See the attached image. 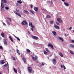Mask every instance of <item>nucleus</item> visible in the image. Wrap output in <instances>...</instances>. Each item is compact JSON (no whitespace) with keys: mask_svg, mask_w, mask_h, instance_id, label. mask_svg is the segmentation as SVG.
I'll return each instance as SVG.
<instances>
[{"mask_svg":"<svg viewBox=\"0 0 74 74\" xmlns=\"http://www.w3.org/2000/svg\"><path fill=\"white\" fill-rule=\"evenodd\" d=\"M48 47H50L52 49H53V46L51 43H49L48 44Z\"/></svg>","mask_w":74,"mask_h":74,"instance_id":"obj_4","label":"nucleus"},{"mask_svg":"<svg viewBox=\"0 0 74 74\" xmlns=\"http://www.w3.org/2000/svg\"><path fill=\"white\" fill-rule=\"evenodd\" d=\"M28 33H29V34H30V32L29 31L28 32Z\"/></svg>","mask_w":74,"mask_h":74,"instance_id":"obj_57","label":"nucleus"},{"mask_svg":"<svg viewBox=\"0 0 74 74\" xmlns=\"http://www.w3.org/2000/svg\"><path fill=\"white\" fill-rule=\"evenodd\" d=\"M23 61H24L25 63L26 62V59L25 58V57H23Z\"/></svg>","mask_w":74,"mask_h":74,"instance_id":"obj_14","label":"nucleus"},{"mask_svg":"<svg viewBox=\"0 0 74 74\" xmlns=\"http://www.w3.org/2000/svg\"><path fill=\"white\" fill-rule=\"evenodd\" d=\"M72 29V27H70L69 28V29L70 30H71Z\"/></svg>","mask_w":74,"mask_h":74,"instance_id":"obj_51","label":"nucleus"},{"mask_svg":"<svg viewBox=\"0 0 74 74\" xmlns=\"http://www.w3.org/2000/svg\"><path fill=\"white\" fill-rule=\"evenodd\" d=\"M3 66L4 67H7V64H5Z\"/></svg>","mask_w":74,"mask_h":74,"instance_id":"obj_43","label":"nucleus"},{"mask_svg":"<svg viewBox=\"0 0 74 74\" xmlns=\"http://www.w3.org/2000/svg\"><path fill=\"white\" fill-rule=\"evenodd\" d=\"M1 3H7V1L5 0H1Z\"/></svg>","mask_w":74,"mask_h":74,"instance_id":"obj_10","label":"nucleus"},{"mask_svg":"<svg viewBox=\"0 0 74 74\" xmlns=\"http://www.w3.org/2000/svg\"><path fill=\"white\" fill-rule=\"evenodd\" d=\"M32 37L33 39H34V40H38V37L34 36L33 35L32 36Z\"/></svg>","mask_w":74,"mask_h":74,"instance_id":"obj_3","label":"nucleus"},{"mask_svg":"<svg viewBox=\"0 0 74 74\" xmlns=\"http://www.w3.org/2000/svg\"><path fill=\"white\" fill-rule=\"evenodd\" d=\"M31 27H32V28H34V26H33V25H32Z\"/></svg>","mask_w":74,"mask_h":74,"instance_id":"obj_44","label":"nucleus"},{"mask_svg":"<svg viewBox=\"0 0 74 74\" xmlns=\"http://www.w3.org/2000/svg\"><path fill=\"white\" fill-rule=\"evenodd\" d=\"M54 27H55V28H56V29H59V27L55 25H54Z\"/></svg>","mask_w":74,"mask_h":74,"instance_id":"obj_13","label":"nucleus"},{"mask_svg":"<svg viewBox=\"0 0 74 74\" xmlns=\"http://www.w3.org/2000/svg\"><path fill=\"white\" fill-rule=\"evenodd\" d=\"M51 3H52V1H51Z\"/></svg>","mask_w":74,"mask_h":74,"instance_id":"obj_61","label":"nucleus"},{"mask_svg":"<svg viewBox=\"0 0 74 74\" xmlns=\"http://www.w3.org/2000/svg\"><path fill=\"white\" fill-rule=\"evenodd\" d=\"M1 5L2 8H1V10H3V8L4 6V4L3 3H1Z\"/></svg>","mask_w":74,"mask_h":74,"instance_id":"obj_11","label":"nucleus"},{"mask_svg":"<svg viewBox=\"0 0 74 74\" xmlns=\"http://www.w3.org/2000/svg\"><path fill=\"white\" fill-rule=\"evenodd\" d=\"M47 18H51V16H50L49 15H47Z\"/></svg>","mask_w":74,"mask_h":74,"instance_id":"obj_31","label":"nucleus"},{"mask_svg":"<svg viewBox=\"0 0 74 74\" xmlns=\"http://www.w3.org/2000/svg\"><path fill=\"white\" fill-rule=\"evenodd\" d=\"M29 25L30 26H32V23H29Z\"/></svg>","mask_w":74,"mask_h":74,"instance_id":"obj_33","label":"nucleus"},{"mask_svg":"<svg viewBox=\"0 0 74 74\" xmlns=\"http://www.w3.org/2000/svg\"><path fill=\"white\" fill-rule=\"evenodd\" d=\"M31 30H32V31H33V30H34V29H33V28H31Z\"/></svg>","mask_w":74,"mask_h":74,"instance_id":"obj_53","label":"nucleus"},{"mask_svg":"<svg viewBox=\"0 0 74 74\" xmlns=\"http://www.w3.org/2000/svg\"><path fill=\"white\" fill-rule=\"evenodd\" d=\"M57 20L58 22H60V23H62V21L61 20L60 18H58L57 19Z\"/></svg>","mask_w":74,"mask_h":74,"instance_id":"obj_5","label":"nucleus"},{"mask_svg":"<svg viewBox=\"0 0 74 74\" xmlns=\"http://www.w3.org/2000/svg\"><path fill=\"white\" fill-rule=\"evenodd\" d=\"M6 22H7V23L8 24V25H10V22H8V21H6Z\"/></svg>","mask_w":74,"mask_h":74,"instance_id":"obj_32","label":"nucleus"},{"mask_svg":"<svg viewBox=\"0 0 74 74\" xmlns=\"http://www.w3.org/2000/svg\"><path fill=\"white\" fill-rule=\"evenodd\" d=\"M23 12L25 14H29V12L28 11H27V10H24L23 11Z\"/></svg>","mask_w":74,"mask_h":74,"instance_id":"obj_12","label":"nucleus"},{"mask_svg":"<svg viewBox=\"0 0 74 74\" xmlns=\"http://www.w3.org/2000/svg\"><path fill=\"white\" fill-rule=\"evenodd\" d=\"M16 5H17V6L18 5V3H16Z\"/></svg>","mask_w":74,"mask_h":74,"instance_id":"obj_54","label":"nucleus"},{"mask_svg":"<svg viewBox=\"0 0 74 74\" xmlns=\"http://www.w3.org/2000/svg\"><path fill=\"white\" fill-rule=\"evenodd\" d=\"M52 60L53 61V64H56L57 63L56 60V59H52Z\"/></svg>","mask_w":74,"mask_h":74,"instance_id":"obj_7","label":"nucleus"},{"mask_svg":"<svg viewBox=\"0 0 74 74\" xmlns=\"http://www.w3.org/2000/svg\"><path fill=\"white\" fill-rule=\"evenodd\" d=\"M7 64H8V62H7Z\"/></svg>","mask_w":74,"mask_h":74,"instance_id":"obj_63","label":"nucleus"},{"mask_svg":"<svg viewBox=\"0 0 74 74\" xmlns=\"http://www.w3.org/2000/svg\"><path fill=\"white\" fill-rule=\"evenodd\" d=\"M70 52L71 53V54H72V55H74V53L73 52V51L71 50H70Z\"/></svg>","mask_w":74,"mask_h":74,"instance_id":"obj_24","label":"nucleus"},{"mask_svg":"<svg viewBox=\"0 0 74 74\" xmlns=\"http://www.w3.org/2000/svg\"><path fill=\"white\" fill-rule=\"evenodd\" d=\"M26 50L27 52H30V50L29 49H26Z\"/></svg>","mask_w":74,"mask_h":74,"instance_id":"obj_29","label":"nucleus"},{"mask_svg":"<svg viewBox=\"0 0 74 74\" xmlns=\"http://www.w3.org/2000/svg\"><path fill=\"white\" fill-rule=\"evenodd\" d=\"M16 11H17V12H19V10H17V9H16Z\"/></svg>","mask_w":74,"mask_h":74,"instance_id":"obj_49","label":"nucleus"},{"mask_svg":"<svg viewBox=\"0 0 74 74\" xmlns=\"http://www.w3.org/2000/svg\"><path fill=\"white\" fill-rule=\"evenodd\" d=\"M63 68H64V70H66V67H65V66H64V65H63Z\"/></svg>","mask_w":74,"mask_h":74,"instance_id":"obj_35","label":"nucleus"},{"mask_svg":"<svg viewBox=\"0 0 74 74\" xmlns=\"http://www.w3.org/2000/svg\"><path fill=\"white\" fill-rule=\"evenodd\" d=\"M34 9L35 11H37L38 10V8L36 7H34Z\"/></svg>","mask_w":74,"mask_h":74,"instance_id":"obj_15","label":"nucleus"},{"mask_svg":"<svg viewBox=\"0 0 74 74\" xmlns=\"http://www.w3.org/2000/svg\"><path fill=\"white\" fill-rule=\"evenodd\" d=\"M64 4L65 5H66V6H69V4H68V3H67L64 2Z\"/></svg>","mask_w":74,"mask_h":74,"instance_id":"obj_26","label":"nucleus"},{"mask_svg":"<svg viewBox=\"0 0 74 74\" xmlns=\"http://www.w3.org/2000/svg\"><path fill=\"white\" fill-rule=\"evenodd\" d=\"M45 49L46 50L47 52H49V51L48 50V49L47 48H46Z\"/></svg>","mask_w":74,"mask_h":74,"instance_id":"obj_40","label":"nucleus"},{"mask_svg":"<svg viewBox=\"0 0 74 74\" xmlns=\"http://www.w3.org/2000/svg\"><path fill=\"white\" fill-rule=\"evenodd\" d=\"M5 9H6V10H8V9H9V8L8 7H5Z\"/></svg>","mask_w":74,"mask_h":74,"instance_id":"obj_37","label":"nucleus"},{"mask_svg":"<svg viewBox=\"0 0 74 74\" xmlns=\"http://www.w3.org/2000/svg\"><path fill=\"white\" fill-rule=\"evenodd\" d=\"M0 62L2 64H4V63H5V62H4V60H2Z\"/></svg>","mask_w":74,"mask_h":74,"instance_id":"obj_17","label":"nucleus"},{"mask_svg":"<svg viewBox=\"0 0 74 74\" xmlns=\"http://www.w3.org/2000/svg\"><path fill=\"white\" fill-rule=\"evenodd\" d=\"M58 38L59 39H60V40H61V41H62V42H63V41H64V40L62 37H59Z\"/></svg>","mask_w":74,"mask_h":74,"instance_id":"obj_9","label":"nucleus"},{"mask_svg":"<svg viewBox=\"0 0 74 74\" xmlns=\"http://www.w3.org/2000/svg\"><path fill=\"white\" fill-rule=\"evenodd\" d=\"M17 2L18 3H19V4H22V2L21 0H20V1H18Z\"/></svg>","mask_w":74,"mask_h":74,"instance_id":"obj_22","label":"nucleus"},{"mask_svg":"<svg viewBox=\"0 0 74 74\" xmlns=\"http://www.w3.org/2000/svg\"><path fill=\"white\" fill-rule=\"evenodd\" d=\"M70 46L71 47V48H74V45H73V44H70Z\"/></svg>","mask_w":74,"mask_h":74,"instance_id":"obj_30","label":"nucleus"},{"mask_svg":"<svg viewBox=\"0 0 74 74\" xmlns=\"http://www.w3.org/2000/svg\"><path fill=\"white\" fill-rule=\"evenodd\" d=\"M13 70L15 72V73H18V71H17V70H16L15 69V68H14L13 69Z\"/></svg>","mask_w":74,"mask_h":74,"instance_id":"obj_18","label":"nucleus"},{"mask_svg":"<svg viewBox=\"0 0 74 74\" xmlns=\"http://www.w3.org/2000/svg\"><path fill=\"white\" fill-rule=\"evenodd\" d=\"M0 49H3V47L2 46H0Z\"/></svg>","mask_w":74,"mask_h":74,"instance_id":"obj_47","label":"nucleus"},{"mask_svg":"<svg viewBox=\"0 0 74 74\" xmlns=\"http://www.w3.org/2000/svg\"><path fill=\"white\" fill-rule=\"evenodd\" d=\"M73 32L74 33V30L73 31Z\"/></svg>","mask_w":74,"mask_h":74,"instance_id":"obj_62","label":"nucleus"},{"mask_svg":"<svg viewBox=\"0 0 74 74\" xmlns=\"http://www.w3.org/2000/svg\"><path fill=\"white\" fill-rule=\"evenodd\" d=\"M61 68H63V65H61Z\"/></svg>","mask_w":74,"mask_h":74,"instance_id":"obj_52","label":"nucleus"},{"mask_svg":"<svg viewBox=\"0 0 74 74\" xmlns=\"http://www.w3.org/2000/svg\"><path fill=\"white\" fill-rule=\"evenodd\" d=\"M44 66V62H42V64H40V66Z\"/></svg>","mask_w":74,"mask_h":74,"instance_id":"obj_34","label":"nucleus"},{"mask_svg":"<svg viewBox=\"0 0 74 74\" xmlns=\"http://www.w3.org/2000/svg\"><path fill=\"white\" fill-rule=\"evenodd\" d=\"M36 63H37V62L36 61Z\"/></svg>","mask_w":74,"mask_h":74,"instance_id":"obj_64","label":"nucleus"},{"mask_svg":"<svg viewBox=\"0 0 74 74\" xmlns=\"http://www.w3.org/2000/svg\"><path fill=\"white\" fill-rule=\"evenodd\" d=\"M71 42L74 43V40H71Z\"/></svg>","mask_w":74,"mask_h":74,"instance_id":"obj_46","label":"nucleus"},{"mask_svg":"<svg viewBox=\"0 0 74 74\" xmlns=\"http://www.w3.org/2000/svg\"><path fill=\"white\" fill-rule=\"evenodd\" d=\"M38 58V57H37V56H35L34 58V57H33V56H32V58L33 59V60H36Z\"/></svg>","mask_w":74,"mask_h":74,"instance_id":"obj_6","label":"nucleus"},{"mask_svg":"<svg viewBox=\"0 0 74 74\" xmlns=\"http://www.w3.org/2000/svg\"><path fill=\"white\" fill-rule=\"evenodd\" d=\"M52 33L54 35V36H56V32L55 31H52Z\"/></svg>","mask_w":74,"mask_h":74,"instance_id":"obj_19","label":"nucleus"},{"mask_svg":"<svg viewBox=\"0 0 74 74\" xmlns=\"http://www.w3.org/2000/svg\"><path fill=\"white\" fill-rule=\"evenodd\" d=\"M47 3H49V1H47Z\"/></svg>","mask_w":74,"mask_h":74,"instance_id":"obj_58","label":"nucleus"},{"mask_svg":"<svg viewBox=\"0 0 74 74\" xmlns=\"http://www.w3.org/2000/svg\"><path fill=\"white\" fill-rule=\"evenodd\" d=\"M8 19H9V20H10V22H11L12 20H11V18H8Z\"/></svg>","mask_w":74,"mask_h":74,"instance_id":"obj_38","label":"nucleus"},{"mask_svg":"<svg viewBox=\"0 0 74 74\" xmlns=\"http://www.w3.org/2000/svg\"><path fill=\"white\" fill-rule=\"evenodd\" d=\"M65 36H67V35H66V34H65Z\"/></svg>","mask_w":74,"mask_h":74,"instance_id":"obj_59","label":"nucleus"},{"mask_svg":"<svg viewBox=\"0 0 74 74\" xmlns=\"http://www.w3.org/2000/svg\"><path fill=\"white\" fill-rule=\"evenodd\" d=\"M12 59H13V60H15V57H12Z\"/></svg>","mask_w":74,"mask_h":74,"instance_id":"obj_39","label":"nucleus"},{"mask_svg":"<svg viewBox=\"0 0 74 74\" xmlns=\"http://www.w3.org/2000/svg\"><path fill=\"white\" fill-rule=\"evenodd\" d=\"M25 25H27V21L26 20L23 21L21 23V24L22 25H25Z\"/></svg>","mask_w":74,"mask_h":74,"instance_id":"obj_1","label":"nucleus"},{"mask_svg":"<svg viewBox=\"0 0 74 74\" xmlns=\"http://www.w3.org/2000/svg\"><path fill=\"white\" fill-rule=\"evenodd\" d=\"M56 23L57 24V25H59V23L57 22H56Z\"/></svg>","mask_w":74,"mask_h":74,"instance_id":"obj_42","label":"nucleus"},{"mask_svg":"<svg viewBox=\"0 0 74 74\" xmlns=\"http://www.w3.org/2000/svg\"><path fill=\"white\" fill-rule=\"evenodd\" d=\"M14 13L15 14L17 15H18V16H20V17H21V16L17 12H16V11H14Z\"/></svg>","mask_w":74,"mask_h":74,"instance_id":"obj_8","label":"nucleus"},{"mask_svg":"<svg viewBox=\"0 0 74 74\" xmlns=\"http://www.w3.org/2000/svg\"><path fill=\"white\" fill-rule=\"evenodd\" d=\"M47 53H48V52H46V51H44V53L45 54H47Z\"/></svg>","mask_w":74,"mask_h":74,"instance_id":"obj_41","label":"nucleus"},{"mask_svg":"<svg viewBox=\"0 0 74 74\" xmlns=\"http://www.w3.org/2000/svg\"><path fill=\"white\" fill-rule=\"evenodd\" d=\"M29 12H31V13H32V14H34V11L31 10H29Z\"/></svg>","mask_w":74,"mask_h":74,"instance_id":"obj_27","label":"nucleus"},{"mask_svg":"<svg viewBox=\"0 0 74 74\" xmlns=\"http://www.w3.org/2000/svg\"><path fill=\"white\" fill-rule=\"evenodd\" d=\"M18 70L20 71V73H21V70L19 69V68H18Z\"/></svg>","mask_w":74,"mask_h":74,"instance_id":"obj_48","label":"nucleus"},{"mask_svg":"<svg viewBox=\"0 0 74 74\" xmlns=\"http://www.w3.org/2000/svg\"><path fill=\"white\" fill-rule=\"evenodd\" d=\"M43 10H44V11H45V12H47V10L45 9H43Z\"/></svg>","mask_w":74,"mask_h":74,"instance_id":"obj_45","label":"nucleus"},{"mask_svg":"<svg viewBox=\"0 0 74 74\" xmlns=\"http://www.w3.org/2000/svg\"><path fill=\"white\" fill-rule=\"evenodd\" d=\"M50 24H52L53 23V22L52 21H50Z\"/></svg>","mask_w":74,"mask_h":74,"instance_id":"obj_36","label":"nucleus"},{"mask_svg":"<svg viewBox=\"0 0 74 74\" xmlns=\"http://www.w3.org/2000/svg\"><path fill=\"white\" fill-rule=\"evenodd\" d=\"M58 54L59 55H60L61 57H63V55L62 54V53H61V52H60V53H58Z\"/></svg>","mask_w":74,"mask_h":74,"instance_id":"obj_16","label":"nucleus"},{"mask_svg":"<svg viewBox=\"0 0 74 74\" xmlns=\"http://www.w3.org/2000/svg\"><path fill=\"white\" fill-rule=\"evenodd\" d=\"M1 36L3 37H4V33L2 32L1 34Z\"/></svg>","mask_w":74,"mask_h":74,"instance_id":"obj_25","label":"nucleus"},{"mask_svg":"<svg viewBox=\"0 0 74 74\" xmlns=\"http://www.w3.org/2000/svg\"><path fill=\"white\" fill-rule=\"evenodd\" d=\"M3 25H5V26H6V25H5V23H3Z\"/></svg>","mask_w":74,"mask_h":74,"instance_id":"obj_55","label":"nucleus"},{"mask_svg":"<svg viewBox=\"0 0 74 74\" xmlns=\"http://www.w3.org/2000/svg\"><path fill=\"white\" fill-rule=\"evenodd\" d=\"M66 0H62V1H64Z\"/></svg>","mask_w":74,"mask_h":74,"instance_id":"obj_56","label":"nucleus"},{"mask_svg":"<svg viewBox=\"0 0 74 74\" xmlns=\"http://www.w3.org/2000/svg\"><path fill=\"white\" fill-rule=\"evenodd\" d=\"M27 69L29 72L30 73H31L32 71V68L30 67H28L27 68Z\"/></svg>","mask_w":74,"mask_h":74,"instance_id":"obj_2","label":"nucleus"},{"mask_svg":"<svg viewBox=\"0 0 74 74\" xmlns=\"http://www.w3.org/2000/svg\"><path fill=\"white\" fill-rule=\"evenodd\" d=\"M14 36L16 38H17V40H18V41H20V39H19V38L15 36Z\"/></svg>","mask_w":74,"mask_h":74,"instance_id":"obj_28","label":"nucleus"},{"mask_svg":"<svg viewBox=\"0 0 74 74\" xmlns=\"http://www.w3.org/2000/svg\"><path fill=\"white\" fill-rule=\"evenodd\" d=\"M16 52L19 55H21V53L19 52V50H18V49H16Z\"/></svg>","mask_w":74,"mask_h":74,"instance_id":"obj_23","label":"nucleus"},{"mask_svg":"<svg viewBox=\"0 0 74 74\" xmlns=\"http://www.w3.org/2000/svg\"><path fill=\"white\" fill-rule=\"evenodd\" d=\"M30 7H31V8H32L33 7V5H31L30 6Z\"/></svg>","mask_w":74,"mask_h":74,"instance_id":"obj_50","label":"nucleus"},{"mask_svg":"<svg viewBox=\"0 0 74 74\" xmlns=\"http://www.w3.org/2000/svg\"><path fill=\"white\" fill-rule=\"evenodd\" d=\"M4 44L5 45H7V41L6 40H5L4 42Z\"/></svg>","mask_w":74,"mask_h":74,"instance_id":"obj_21","label":"nucleus"},{"mask_svg":"<svg viewBox=\"0 0 74 74\" xmlns=\"http://www.w3.org/2000/svg\"><path fill=\"white\" fill-rule=\"evenodd\" d=\"M9 38L10 39V40L12 42H13V41H14V40H13L12 38H11V36H9Z\"/></svg>","mask_w":74,"mask_h":74,"instance_id":"obj_20","label":"nucleus"},{"mask_svg":"<svg viewBox=\"0 0 74 74\" xmlns=\"http://www.w3.org/2000/svg\"><path fill=\"white\" fill-rule=\"evenodd\" d=\"M0 74H1V72H0Z\"/></svg>","mask_w":74,"mask_h":74,"instance_id":"obj_60","label":"nucleus"}]
</instances>
